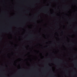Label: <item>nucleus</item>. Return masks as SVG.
Returning a JSON list of instances; mask_svg holds the SVG:
<instances>
[{
  "label": "nucleus",
  "mask_w": 77,
  "mask_h": 77,
  "mask_svg": "<svg viewBox=\"0 0 77 77\" xmlns=\"http://www.w3.org/2000/svg\"><path fill=\"white\" fill-rule=\"evenodd\" d=\"M45 13H46V12H45Z\"/></svg>",
  "instance_id": "obj_1"
}]
</instances>
